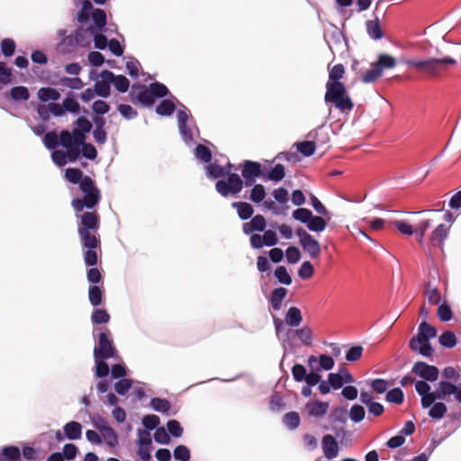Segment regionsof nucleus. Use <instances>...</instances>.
I'll use <instances>...</instances> for the list:
<instances>
[{
    "label": "nucleus",
    "mask_w": 461,
    "mask_h": 461,
    "mask_svg": "<svg viewBox=\"0 0 461 461\" xmlns=\"http://www.w3.org/2000/svg\"><path fill=\"white\" fill-rule=\"evenodd\" d=\"M285 176V168L282 164H276L265 177L274 182H279Z\"/></svg>",
    "instance_id": "36"
},
{
    "label": "nucleus",
    "mask_w": 461,
    "mask_h": 461,
    "mask_svg": "<svg viewBox=\"0 0 461 461\" xmlns=\"http://www.w3.org/2000/svg\"><path fill=\"white\" fill-rule=\"evenodd\" d=\"M207 176L211 178L216 179L226 176V172L222 166L217 163H212L207 167Z\"/></svg>",
    "instance_id": "53"
},
{
    "label": "nucleus",
    "mask_w": 461,
    "mask_h": 461,
    "mask_svg": "<svg viewBox=\"0 0 461 461\" xmlns=\"http://www.w3.org/2000/svg\"><path fill=\"white\" fill-rule=\"evenodd\" d=\"M117 91L125 93L128 91L130 86L129 79L123 75L115 76L113 74V80L112 81Z\"/></svg>",
    "instance_id": "47"
},
{
    "label": "nucleus",
    "mask_w": 461,
    "mask_h": 461,
    "mask_svg": "<svg viewBox=\"0 0 461 461\" xmlns=\"http://www.w3.org/2000/svg\"><path fill=\"white\" fill-rule=\"evenodd\" d=\"M366 30L368 35L374 40H380L384 37L383 31L381 29L379 20L376 18L375 20L367 21L366 22Z\"/></svg>",
    "instance_id": "27"
},
{
    "label": "nucleus",
    "mask_w": 461,
    "mask_h": 461,
    "mask_svg": "<svg viewBox=\"0 0 461 461\" xmlns=\"http://www.w3.org/2000/svg\"><path fill=\"white\" fill-rule=\"evenodd\" d=\"M447 408L446 404L442 402H435L431 405V408L429 411V416L431 419L440 420L447 413Z\"/></svg>",
    "instance_id": "33"
},
{
    "label": "nucleus",
    "mask_w": 461,
    "mask_h": 461,
    "mask_svg": "<svg viewBox=\"0 0 461 461\" xmlns=\"http://www.w3.org/2000/svg\"><path fill=\"white\" fill-rule=\"evenodd\" d=\"M363 350L364 348L360 345L351 347L346 354L347 361L356 362L359 360L362 357Z\"/></svg>",
    "instance_id": "61"
},
{
    "label": "nucleus",
    "mask_w": 461,
    "mask_h": 461,
    "mask_svg": "<svg viewBox=\"0 0 461 461\" xmlns=\"http://www.w3.org/2000/svg\"><path fill=\"white\" fill-rule=\"evenodd\" d=\"M304 346H311L312 343V330L310 327L304 326L294 331Z\"/></svg>",
    "instance_id": "32"
},
{
    "label": "nucleus",
    "mask_w": 461,
    "mask_h": 461,
    "mask_svg": "<svg viewBox=\"0 0 461 461\" xmlns=\"http://www.w3.org/2000/svg\"><path fill=\"white\" fill-rule=\"evenodd\" d=\"M422 339L429 340L437 336V330L426 321H423L418 328V333Z\"/></svg>",
    "instance_id": "30"
},
{
    "label": "nucleus",
    "mask_w": 461,
    "mask_h": 461,
    "mask_svg": "<svg viewBox=\"0 0 461 461\" xmlns=\"http://www.w3.org/2000/svg\"><path fill=\"white\" fill-rule=\"evenodd\" d=\"M131 100L134 104L151 106L155 103L149 88L143 85H133L131 92Z\"/></svg>",
    "instance_id": "9"
},
{
    "label": "nucleus",
    "mask_w": 461,
    "mask_h": 461,
    "mask_svg": "<svg viewBox=\"0 0 461 461\" xmlns=\"http://www.w3.org/2000/svg\"><path fill=\"white\" fill-rule=\"evenodd\" d=\"M107 358H95V375L98 377H105L109 374V366L105 362Z\"/></svg>",
    "instance_id": "58"
},
{
    "label": "nucleus",
    "mask_w": 461,
    "mask_h": 461,
    "mask_svg": "<svg viewBox=\"0 0 461 461\" xmlns=\"http://www.w3.org/2000/svg\"><path fill=\"white\" fill-rule=\"evenodd\" d=\"M374 63L377 66L382 73L384 69L393 68L397 64L396 59L393 56L385 53L380 54L377 58V60Z\"/></svg>",
    "instance_id": "26"
},
{
    "label": "nucleus",
    "mask_w": 461,
    "mask_h": 461,
    "mask_svg": "<svg viewBox=\"0 0 461 461\" xmlns=\"http://www.w3.org/2000/svg\"><path fill=\"white\" fill-rule=\"evenodd\" d=\"M435 222V220L433 218H426L422 219L419 224L417 225L415 230L418 234V241L420 244H423V240L425 237V233L429 229L432 224Z\"/></svg>",
    "instance_id": "29"
},
{
    "label": "nucleus",
    "mask_w": 461,
    "mask_h": 461,
    "mask_svg": "<svg viewBox=\"0 0 461 461\" xmlns=\"http://www.w3.org/2000/svg\"><path fill=\"white\" fill-rule=\"evenodd\" d=\"M11 97L15 101H26L30 97V93L25 86H14L11 89Z\"/></svg>",
    "instance_id": "48"
},
{
    "label": "nucleus",
    "mask_w": 461,
    "mask_h": 461,
    "mask_svg": "<svg viewBox=\"0 0 461 461\" xmlns=\"http://www.w3.org/2000/svg\"><path fill=\"white\" fill-rule=\"evenodd\" d=\"M449 229L450 225L447 226L444 223L438 224L429 236L430 245L442 249L444 241L449 234Z\"/></svg>",
    "instance_id": "15"
},
{
    "label": "nucleus",
    "mask_w": 461,
    "mask_h": 461,
    "mask_svg": "<svg viewBox=\"0 0 461 461\" xmlns=\"http://www.w3.org/2000/svg\"><path fill=\"white\" fill-rule=\"evenodd\" d=\"M306 225L310 230L321 232L325 230L327 223L322 217L312 215L311 220Z\"/></svg>",
    "instance_id": "39"
},
{
    "label": "nucleus",
    "mask_w": 461,
    "mask_h": 461,
    "mask_svg": "<svg viewBox=\"0 0 461 461\" xmlns=\"http://www.w3.org/2000/svg\"><path fill=\"white\" fill-rule=\"evenodd\" d=\"M38 96L42 102L57 101L60 97L58 90L51 87H41L38 92Z\"/></svg>",
    "instance_id": "31"
},
{
    "label": "nucleus",
    "mask_w": 461,
    "mask_h": 461,
    "mask_svg": "<svg viewBox=\"0 0 461 461\" xmlns=\"http://www.w3.org/2000/svg\"><path fill=\"white\" fill-rule=\"evenodd\" d=\"M390 224L394 226L403 235L411 236L416 232L415 229L404 221H393Z\"/></svg>",
    "instance_id": "50"
},
{
    "label": "nucleus",
    "mask_w": 461,
    "mask_h": 461,
    "mask_svg": "<svg viewBox=\"0 0 461 461\" xmlns=\"http://www.w3.org/2000/svg\"><path fill=\"white\" fill-rule=\"evenodd\" d=\"M312 215V211L307 208H299L293 212V218L305 224L311 220Z\"/></svg>",
    "instance_id": "54"
},
{
    "label": "nucleus",
    "mask_w": 461,
    "mask_h": 461,
    "mask_svg": "<svg viewBox=\"0 0 461 461\" xmlns=\"http://www.w3.org/2000/svg\"><path fill=\"white\" fill-rule=\"evenodd\" d=\"M99 430L101 431L102 437L104 438L105 443L109 447H115L118 444V437L114 429L110 426H97Z\"/></svg>",
    "instance_id": "24"
},
{
    "label": "nucleus",
    "mask_w": 461,
    "mask_h": 461,
    "mask_svg": "<svg viewBox=\"0 0 461 461\" xmlns=\"http://www.w3.org/2000/svg\"><path fill=\"white\" fill-rule=\"evenodd\" d=\"M78 219L77 232L81 245L86 250L84 253L85 264L95 267L98 262L96 249L101 248V240L98 235L100 228V216L96 211L85 212L77 214Z\"/></svg>",
    "instance_id": "1"
},
{
    "label": "nucleus",
    "mask_w": 461,
    "mask_h": 461,
    "mask_svg": "<svg viewBox=\"0 0 461 461\" xmlns=\"http://www.w3.org/2000/svg\"><path fill=\"white\" fill-rule=\"evenodd\" d=\"M287 294V290L284 287L275 288L270 294L269 303L275 311H279L282 307V302Z\"/></svg>",
    "instance_id": "21"
},
{
    "label": "nucleus",
    "mask_w": 461,
    "mask_h": 461,
    "mask_svg": "<svg viewBox=\"0 0 461 461\" xmlns=\"http://www.w3.org/2000/svg\"><path fill=\"white\" fill-rule=\"evenodd\" d=\"M297 150L302 153L304 157H310L315 152L316 147L314 142L309 139V140L297 142L295 144Z\"/></svg>",
    "instance_id": "43"
},
{
    "label": "nucleus",
    "mask_w": 461,
    "mask_h": 461,
    "mask_svg": "<svg viewBox=\"0 0 461 461\" xmlns=\"http://www.w3.org/2000/svg\"><path fill=\"white\" fill-rule=\"evenodd\" d=\"M65 436L68 439L76 440L81 438L82 425L77 421H69L63 427Z\"/></svg>",
    "instance_id": "20"
},
{
    "label": "nucleus",
    "mask_w": 461,
    "mask_h": 461,
    "mask_svg": "<svg viewBox=\"0 0 461 461\" xmlns=\"http://www.w3.org/2000/svg\"><path fill=\"white\" fill-rule=\"evenodd\" d=\"M43 143L49 149H55L59 145V136L55 131H49L43 137Z\"/></svg>",
    "instance_id": "49"
},
{
    "label": "nucleus",
    "mask_w": 461,
    "mask_h": 461,
    "mask_svg": "<svg viewBox=\"0 0 461 461\" xmlns=\"http://www.w3.org/2000/svg\"><path fill=\"white\" fill-rule=\"evenodd\" d=\"M307 138L314 142V146L320 149H326L330 142V131L328 128L320 126L307 134Z\"/></svg>",
    "instance_id": "13"
},
{
    "label": "nucleus",
    "mask_w": 461,
    "mask_h": 461,
    "mask_svg": "<svg viewBox=\"0 0 461 461\" xmlns=\"http://www.w3.org/2000/svg\"><path fill=\"white\" fill-rule=\"evenodd\" d=\"M382 74L383 73L380 71L377 66L373 62L371 64L370 69H368L363 75L361 80L366 84L374 83L382 76Z\"/></svg>",
    "instance_id": "37"
},
{
    "label": "nucleus",
    "mask_w": 461,
    "mask_h": 461,
    "mask_svg": "<svg viewBox=\"0 0 461 461\" xmlns=\"http://www.w3.org/2000/svg\"><path fill=\"white\" fill-rule=\"evenodd\" d=\"M174 457L178 461H189L190 450L184 445H179L174 449Z\"/></svg>",
    "instance_id": "62"
},
{
    "label": "nucleus",
    "mask_w": 461,
    "mask_h": 461,
    "mask_svg": "<svg viewBox=\"0 0 461 461\" xmlns=\"http://www.w3.org/2000/svg\"><path fill=\"white\" fill-rule=\"evenodd\" d=\"M430 385L425 381H417L415 390L420 396V404L423 409L430 407L437 399L447 400V397L454 394L456 402L461 403V386L456 385L449 381H440L435 392H430Z\"/></svg>",
    "instance_id": "4"
},
{
    "label": "nucleus",
    "mask_w": 461,
    "mask_h": 461,
    "mask_svg": "<svg viewBox=\"0 0 461 461\" xmlns=\"http://www.w3.org/2000/svg\"><path fill=\"white\" fill-rule=\"evenodd\" d=\"M429 286H430L429 284L426 285L425 293H426L428 301L430 304H433V305L438 304L441 300L440 293L438 290V288L433 287L430 289Z\"/></svg>",
    "instance_id": "59"
},
{
    "label": "nucleus",
    "mask_w": 461,
    "mask_h": 461,
    "mask_svg": "<svg viewBox=\"0 0 461 461\" xmlns=\"http://www.w3.org/2000/svg\"><path fill=\"white\" fill-rule=\"evenodd\" d=\"M117 353L113 342L106 332H101L98 336L97 347L94 349L95 358H112Z\"/></svg>",
    "instance_id": "8"
},
{
    "label": "nucleus",
    "mask_w": 461,
    "mask_h": 461,
    "mask_svg": "<svg viewBox=\"0 0 461 461\" xmlns=\"http://www.w3.org/2000/svg\"><path fill=\"white\" fill-rule=\"evenodd\" d=\"M101 81H97L95 85V95L101 97H108L111 93L110 84L113 80V73L110 70H104L101 72Z\"/></svg>",
    "instance_id": "12"
},
{
    "label": "nucleus",
    "mask_w": 461,
    "mask_h": 461,
    "mask_svg": "<svg viewBox=\"0 0 461 461\" xmlns=\"http://www.w3.org/2000/svg\"><path fill=\"white\" fill-rule=\"evenodd\" d=\"M88 298L93 306H99L103 302V290L98 285H91L88 290Z\"/></svg>",
    "instance_id": "35"
},
{
    "label": "nucleus",
    "mask_w": 461,
    "mask_h": 461,
    "mask_svg": "<svg viewBox=\"0 0 461 461\" xmlns=\"http://www.w3.org/2000/svg\"><path fill=\"white\" fill-rule=\"evenodd\" d=\"M275 276L280 284L289 285L292 284V277L284 266H279L275 270Z\"/></svg>",
    "instance_id": "46"
},
{
    "label": "nucleus",
    "mask_w": 461,
    "mask_h": 461,
    "mask_svg": "<svg viewBox=\"0 0 461 461\" xmlns=\"http://www.w3.org/2000/svg\"><path fill=\"white\" fill-rule=\"evenodd\" d=\"M175 104L169 99H164L156 107V113L162 116H168L175 111Z\"/></svg>",
    "instance_id": "38"
},
{
    "label": "nucleus",
    "mask_w": 461,
    "mask_h": 461,
    "mask_svg": "<svg viewBox=\"0 0 461 461\" xmlns=\"http://www.w3.org/2000/svg\"><path fill=\"white\" fill-rule=\"evenodd\" d=\"M222 167L228 178L227 180H218L215 184V189L223 197L237 195L243 188V180L241 176L237 173H231V169L233 167L231 163L229 162Z\"/></svg>",
    "instance_id": "6"
},
{
    "label": "nucleus",
    "mask_w": 461,
    "mask_h": 461,
    "mask_svg": "<svg viewBox=\"0 0 461 461\" xmlns=\"http://www.w3.org/2000/svg\"><path fill=\"white\" fill-rule=\"evenodd\" d=\"M0 461H22L21 450L15 446H6L0 451Z\"/></svg>",
    "instance_id": "19"
},
{
    "label": "nucleus",
    "mask_w": 461,
    "mask_h": 461,
    "mask_svg": "<svg viewBox=\"0 0 461 461\" xmlns=\"http://www.w3.org/2000/svg\"><path fill=\"white\" fill-rule=\"evenodd\" d=\"M232 207L237 209L238 215L241 220H248L254 213L252 205L246 202H234Z\"/></svg>",
    "instance_id": "25"
},
{
    "label": "nucleus",
    "mask_w": 461,
    "mask_h": 461,
    "mask_svg": "<svg viewBox=\"0 0 461 461\" xmlns=\"http://www.w3.org/2000/svg\"><path fill=\"white\" fill-rule=\"evenodd\" d=\"M252 186L249 199L255 203H259L266 197L265 187L261 184H254Z\"/></svg>",
    "instance_id": "40"
},
{
    "label": "nucleus",
    "mask_w": 461,
    "mask_h": 461,
    "mask_svg": "<svg viewBox=\"0 0 461 461\" xmlns=\"http://www.w3.org/2000/svg\"><path fill=\"white\" fill-rule=\"evenodd\" d=\"M301 246L312 258H318L320 257L321 252L320 243L317 240L313 239L312 236L302 242Z\"/></svg>",
    "instance_id": "18"
},
{
    "label": "nucleus",
    "mask_w": 461,
    "mask_h": 461,
    "mask_svg": "<svg viewBox=\"0 0 461 461\" xmlns=\"http://www.w3.org/2000/svg\"><path fill=\"white\" fill-rule=\"evenodd\" d=\"M266 229V220L263 215H255L250 221L244 222L242 230L245 234L249 235L254 231H263Z\"/></svg>",
    "instance_id": "16"
},
{
    "label": "nucleus",
    "mask_w": 461,
    "mask_h": 461,
    "mask_svg": "<svg viewBox=\"0 0 461 461\" xmlns=\"http://www.w3.org/2000/svg\"><path fill=\"white\" fill-rule=\"evenodd\" d=\"M303 321L301 310L295 306L290 307L285 314V322L288 326L298 327Z\"/></svg>",
    "instance_id": "23"
},
{
    "label": "nucleus",
    "mask_w": 461,
    "mask_h": 461,
    "mask_svg": "<svg viewBox=\"0 0 461 461\" xmlns=\"http://www.w3.org/2000/svg\"><path fill=\"white\" fill-rule=\"evenodd\" d=\"M66 179L71 184H78L79 190L84 194L82 198H75L71 202L74 210L78 213L85 208L94 209L101 200V192L95 181L88 176H84L81 169L68 167L65 171Z\"/></svg>",
    "instance_id": "2"
},
{
    "label": "nucleus",
    "mask_w": 461,
    "mask_h": 461,
    "mask_svg": "<svg viewBox=\"0 0 461 461\" xmlns=\"http://www.w3.org/2000/svg\"><path fill=\"white\" fill-rule=\"evenodd\" d=\"M95 29L90 26L88 29L79 28L74 33L75 39H77V45L85 47L89 44V32L94 33Z\"/></svg>",
    "instance_id": "28"
},
{
    "label": "nucleus",
    "mask_w": 461,
    "mask_h": 461,
    "mask_svg": "<svg viewBox=\"0 0 461 461\" xmlns=\"http://www.w3.org/2000/svg\"><path fill=\"white\" fill-rule=\"evenodd\" d=\"M345 75V68L342 64L329 67V80L326 84L324 100L332 104L341 113H348L354 107V103L349 97L346 86L339 80Z\"/></svg>",
    "instance_id": "3"
},
{
    "label": "nucleus",
    "mask_w": 461,
    "mask_h": 461,
    "mask_svg": "<svg viewBox=\"0 0 461 461\" xmlns=\"http://www.w3.org/2000/svg\"><path fill=\"white\" fill-rule=\"evenodd\" d=\"M239 168L241 171L243 185L252 186L257 178L263 175L262 166L259 162L252 160H244L240 164Z\"/></svg>",
    "instance_id": "7"
},
{
    "label": "nucleus",
    "mask_w": 461,
    "mask_h": 461,
    "mask_svg": "<svg viewBox=\"0 0 461 461\" xmlns=\"http://www.w3.org/2000/svg\"><path fill=\"white\" fill-rule=\"evenodd\" d=\"M321 447L324 456L330 460L339 456V447L332 435L327 434L322 437Z\"/></svg>",
    "instance_id": "14"
},
{
    "label": "nucleus",
    "mask_w": 461,
    "mask_h": 461,
    "mask_svg": "<svg viewBox=\"0 0 461 461\" xmlns=\"http://www.w3.org/2000/svg\"><path fill=\"white\" fill-rule=\"evenodd\" d=\"M385 400L391 403L402 404L404 400L403 392L398 387L389 390L386 393Z\"/></svg>",
    "instance_id": "42"
},
{
    "label": "nucleus",
    "mask_w": 461,
    "mask_h": 461,
    "mask_svg": "<svg viewBox=\"0 0 461 461\" xmlns=\"http://www.w3.org/2000/svg\"><path fill=\"white\" fill-rule=\"evenodd\" d=\"M402 62L423 73L429 77L436 78L442 76L448 67L456 65V60L450 57L429 58L426 59H403Z\"/></svg>",
    "instance_id": "5"
},
{
    "label": "nucleus",
    "mask_w": 461,
    "mask_h": 461,
    "mask_svg": "<svg viewBox=\"0 0 461 461\" xmlns=\"http://www.w3.org/2000/svg\"><path fill=\"white\" fill-rule=\"evenodd\" d=\"M411 372L422 378V381L425 382H435L438 380L439 375L437 366H430L423 361L416 362L411 368Z\"/></svg>",
    "instance_id": "10"
},
{
    "label": "nucleus",
    "mask_w": 461,
    "mask_h": 461,
    "mask_svg": "<svg viewBox=\"0 0 461 461\" xmlns=\"http://www.w3.org/2000/svg\"><path fill=\"white\" fill-rule=\"evenodd\" d=\"M409 347L411 350L425 357H430L434 353V349L429 343V340L422 339L418 334L411 339Z\"/></svg>",
    "instance_id": "11"
},
{
    "label": "nucleus",
    "mask_w": 461,
    "mask_h": 461,
    "mask_svg": "<svg viewBox=\"0 0 461 461\" xmlns=\"http://www.w3.org/2000/svg\"><path fill=\"white\" fill-rule=\"evenodd\" d=\"M195 156L205 163H209L212 158L210 149L203 144H198L196 146Z\"/></svg>",
    "instance_id": "56"
},
{
    "label": "nucleus",
    "mask_w": 461,
    "mask_h": 461,
    "mask_svg": "<svg viewBox=\"0 0 461 461\" xmlns=\"http://www.w3.org/2000/svg\"><path fill=\"white\" fill-rule=\"evenodd\" d=\"M149 88L152 93V97L155 99L156 97L162 98L167 95L168 89L167 87L159 82H154L149 84Z\"/></svg>",
    "instance_id": "45"
},
{
    "label": "nucleus",
    "mask_w": 461,
    "mask_h": 461,
    "mask_svg": "<svg viewBox=\"0 0 461 461\" xmlns=\"http://www.w3.org/2000/svg\"><path fill=\"white\" fill-rule=\"evenodd\" d=\"M77 45V39L74 34L64 37L57 46V50L60 54H69L74 51Z\"/></svg>",
    "instance_id": "22"
},
{
    "label": "nucleus",
    "mask_w": 461,
    "mask_h": 461,
    "mask_svg": "<svg viewBox=\"0 0 461 461\" xmlns=\"http://www.w3.org/2000/svg\"><path fill=\"white\" fill-rule=\"evenodd\" d=\"M300 416L295 411L287 412L284 417V423L291 429H294L300 425Z\"/></svg>",
    "instance_id": "51"
},
{
    "label": "nucleus",
    "mask_w": 461,
    "mask_h": 461,
    "mask_svg": "<svg viewBox=\"0 0 461 461\" xmlns=\"http://www.w3.org/2000/svg\"><path fill=\"white\" fill-rule=\"evenodd\" d=\"M438 316L442 321H448L453 318V312L449 305L442 303L438 308Z\"/></svg>",
    "instance_id": "64"
},
{
    "label": "nucleus",
    "mask_w": 461,
    "mask_h": 461,
    "mask_svg": "<svg viewBox=\"0 0 461 461\" xmlns=\"http://www.w3.org/2000/svg\"><path fill=\"white\" fill-rule=\"evenodd\" d=\"M306 409L310 416L321 418L327 413L329 403L321 401H314L308 402L306 404Z\"/></svg>",
    "instance_id": "17"
},
{
    "label": "nucleus",
    "mask_w": 461,
    "mask_h": 461,
    "mask_svg": "<svg viewBox=\"0 0 461 461\" xmlns=\"http://www.w3.org/2000/svg\"><path fill=\"white\" fill-rule=\"evenodd\" d=\"M438 342L443 347L452 348L456 345V337L454 332L447 330L439 336Z\"/></svg>",
    "instance_id": "41"
},
{
    "label": "nucleus",
    "mask_w": 461,
    "mask_h": 461,
    "mask_svg": "<svg viewBox=\"0 0 461 461\" xmlns=\"http://www.w3.org/2000/svg\"><path fill=\"white\" fill-rule=\"evenodd\" d=\"M92 17L97 28L103 29L106 25V14L103 9H95Z\"/></svg>",
    "instance_id": "57"
},
{
    "label": "nucleus",
    "mask_w": 461,
    "mask_h": 461,
    "mask_svg": "<svg viewBox=\"0 0 461 461\" xmlns=\"http://www.w3.org/2000/svg\"><path fill=\"white\" fill-rule=\"evenodd\" d=\"M365 409L359 404H354L349 411V418L354 422H360L365 418Z\"/></svg>",
    "instance_id": "52"
},
{
    "label": "nucleus",
    "mask_w": 461,
    "mask_h": 461,
    "mask_svg": "<svg viewBox=\"0 0 461 461\" xmlns=\"http://www.w3.org/2000/svg\"><path fill=\"white\" fill-rule=\"evenodd\" d=\"M91 321L95 324H104L110 321V314L104 309H95L91 315Z\"/></svg>",
    "instance_id": "44"
},
{
    "label": "nucleus",
    "mask_w": 461,
    "mask_h": 461,
    "mask_svg": "<svg viewBox=\"0 0 461 461\" xmlns=\"http://www.w3.org/2000/svg\"><path fill=\"white\" fill-rule=\"evenodd\" d=\"M15 41L11 38H5L1 41V50L5 57H11L15 51Z\"/></svg>",
    "instance_id": "55"
},
{
    "label": "nucleus",
    "mask_w": 461,
    "mask_h": 461,
    "mask_svg": "<svg viewBox=\"0 0 461 461\" xmlns=\"http://www.w3.org/2000/svg\"><path fill=\"white\" fill-rule=\"evenodd\" d=\"M150 406L152 409L161 413H168L171 409V403L168 400L158 397L151 399Z\"/></svg>",
    "instance_id": "34"
},
{
    "label": "nucleus",
    "mask_w": 461,
    "mask_h": 461,
    "mask_svg": "<svg viewBox=\"0 0 461 461\" xmlns=\"http://www.w3.org/2000/svg\"><path fill=\"white\" fill-rule=\"evenodd\" d=\"M313 274L314 267L310 261H304L298 270V276L302 279H309L313 276Z\"/></svg>",
    "instance_id": "60"
},
{
    "label": "nucleus",
    "mask_w": 461,
    "mask_h": 461,
    "mask_svg": "<svg viewBox=\"0 0 461 461\" xmlns=\"http://www.w3.org/2000/svg\"><path fill=\"white\" fill-rule=\"evenodd\" d=\"M167 431L175 438H179L183 434V428L180 423L176 420H170L167 423Z\"/></svg>",
    "instance_id": "63"
}]
</instances>
